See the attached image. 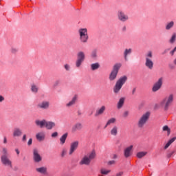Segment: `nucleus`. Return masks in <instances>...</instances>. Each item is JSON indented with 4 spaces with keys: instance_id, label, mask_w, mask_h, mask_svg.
Listing matches in <instances>:
<instances>
[{
    "instance_id": "473e14b6",
    "label": "nucleus",
    "mask_w": 176,
    "mask_h": 176,
    "mask_svg": "<svg viewBox=\"0 0 176 176\" xmlns=\"http://www.w3.org/2000/svg\"><path fill=\"white\" fill-rule=\"evenodd\" d=\"M174 27V21H170L166 25V30H170Z\"/></svg>"
},
{
    "instance_id": "e433bc0d",
    "label": "nucleus",
    "mask_w": 176,
    "mask_h": 176,
    "mask_svg": "<svg viewBox=\"0 0 176 176\" xmlns=\"http://www.w3.org/2000/svg\"><path fill=\"white\" fill-rule=\"evenodd\" d=\"M91 57L93 58L97 57V50H94V51H92V52H91Z\"/></svg>"
},
{
    "instance_id": "5701e85b",
    "label": "nucleus",
    "mask_w": 176,
    "mask_h": 176,
    "mask_svg": "<svg viewBox=\"0 0 176 176\" xmlns=\"http://www.w3.org/2000/svg\"><path fill=\"white\" fill-rule=\"evenodd\" d=\"M38 107L40 108H43L44 109H46V108H49V102H43L42 103H40L38 104Z\"/></svg>"
},
{
    "instance_id": "72a5a7b5",
    "label": "nucleus",
    "mask_w": 176,
    "mask_h": 176,
    "mask_svg": "<svg viewBox=\"0 0 176 176\" xmlns=\"http://www.w3.org/2000/svg\"><path fill=\"white\" fill-rule=\"evenodd\" d=\"M163 131H167L168 135H170V128H168V126H164L163 127Z\"/></svg>"
},
{
    "instance_id": "7c9ffc66",
    "label": "nucleus",
    "mask_w": 176,
    "mask_h": 176,
    "mask_svg": "<svg viewBox=\"0 0 176 176\" xmlns=\"http://www.w3.org/2000/svg\"><path fill=\"white\" fill-rule=\"evenodd\" d=\"M100 171L102 175H107L111 173V170H107L105 168H102Z\"/></svg>"
},
{
    "instance_id": "39448f33",
    "label": "nucleus",
    "mask_w": 176,
    "mask_h": 176,
    "mask_svg": "<svg viewBox=\"0 0 176 176\" xmlns=\"http://www.w3.org/2000/svg\"><path fill=\"white\" fill-rule=\"evenodd\" d=\"M120 64H116L114 65L113 69L109 76L110 80H115V79H116V76H118V72H119V68H120Z\"/></svg>"
},
{
    "instance_id": "cd10ccee",
    "label": "nucleus",
    "mask_w": 176,
    "mask_h": 176,
    "mask_svg": "<svg viewBox=\"0 0 176 176\" xmlns=\"http://www.w3.org/2000/svg\"><path fill=\"white\" fill-rule=\"evenodd\" d=\"M174 141H175V138H173L172 139H170L165 145L164 149H167V148H168V146H170L172 142H174Z\"/></svg>"
},
{
    "instance_id": "f257e3e1",
    "label": "nucleus",
    "mask_w": 176,
    "mask_h": 176,
    "mask_svg": "<svg viewBox=\"0 0 176 176\" xmlns=\"http://www.w3.org/2000/svg\"><path fill=\"white\" fill-rule=\"evenodd\" d=\"M126 80H127V77L124 76L117 81L113 89L114 93H119V91H120V89H122L123 85L126 83Z\"/></svg>"
},
{
    "instance_id": "a878e982",
    "label": "nucleus",
    "mask_w": 176,
    "mask_h": 176,
    "mask_svg": "<svg viewBox=\"0 0 176 176\" xmlns=\"http://www.w3.org/2000/svg\"><path fill=\"white\" fill-rule=\"evenodd\" d=\"M129 54H131V49H126L124 52V56L126 60H127V56H129Z\"/></svg>"
},
{
    "instance_id": "864d4df0",
    "label": "nucleus",
    "mask_w": 176,
    "mask_h": 176,
    "mask_svg": "<svg viewBox=\"0 0 176 176\" xmlns=\"http://www.w3.org/2000/svg\"><path fill=\"white\" fill-rule=\"evenodd\" d=\"M132 93H133V94H134V93H135V89H133Z\"/></svg>"
},
{
    "instance_id": "ea45409f",
    "label": "nucleus",
    "mask_w": 176,
    "mask_h": 176,
    "mask_svg": "<svg viewBox=\"0 0 176 176\" xmlns=\"http://www.w3.org/2000/svg\"><path fill=\"white\" fill-rule=\"evenodd\" d=\"M17 50H17L16 48H12V49H11L12 53H16Z\"/></svg>"
},
{
    "instance_id": "9d476101",
    "label": "nucleus",
    "mask_w": 176,
    "mask_h": 176,
    "mask_svg": "<svg viewBox=\"0 0 176 176\" xmlns=\"http://www.w3.org/2000/svg\"><path fill=\"white\" fill-rule=\"evenodd\" d=\"M1 162L3 164H5V166H10V167H12V161H10L6 155L1 156Z\"/></svg>"
},
{
    "instance_id": "6ab92c4d",
    "label": "nucleus",
    "mask_w": 176,
    "mask_h": 176,
    "mask_svg": "<svg viewBox=\"0 0 176 176\" xmlns=\"http://www.w3.org/2000/svg\"><path fill=\"white\" fill-rule=\"evenodd\" d=\"M36 124L37 126H39L40 127H45L46 126V120H36Z\"/></svg>"
},
{
    "instance_id": "412c9836",
    "label": "nucleus",
    "mask_w": 176,
    "mask_h": 176,
    "mask_svg": "<svg viewBox=\"0 0 176 176\" xmlns=\"http://www.w3.org/2000/svg\"><path fill=\"white\" fill-rule=\"evenodd\" d=\"M36 170L38 173H40V174H44V175L46 174V171L47 170L46 167L37 168Z\"/></svg>"
},
{
    "instance_id": "0eeeda50",
    "label": "nucleus",
    "mask_w": 176,
    "mask_h": 176,
    "mask_svg": "<svg viewBox=\"0 0 176 176\" xmlns=\"http://www.w3.org/2000/svg\"><path fill=\"white\" fill-rule=\"evenodd\" d=\"M85 61V53L83 52H80L77 54V60L76 62V65L78 68L82 65V63Z\"/></svg>"
},
{
    "instance_id": "58836bf2",
    "label": "nucleus",
    "mask_w": 176,
    "mask_h": 176,
    "mask_svg": "<svg viewBox=\"0 0 176 176\" xmlns=\"http://www.w3.org/2000/svg\"><path fill=\"white\" fill-rule=\"evenodd\" d=\"M57 135H58V133L57 132H54L52 134V138L57 137Z\"/></svg>"
},
{
    "instance_id": "c03bdc74",
    "label": "nucleus",
    "mask_w": 176,
    "mask_h": 176,
    "mask_svg": "<svg viewBox=\"0 0 176 176\" xmlns=\"http://www.w3.org/2000/svg\"><path fill=\"white\" fill-rule=\"evenodd\" d=\"M176 52V47H175V49L170 52V54L171 56H173L174 54V52Z\"/></svg>"
},
{
    "instance_id": "4468645a",
    "label": "nucleus",
    "mask_w": 176,
    "mask_h": 176,
    "mask_svg": "<svg viewBox=\"0 0 176 176\" xmlns=\"http://www.w3.org/2000/svg\"><path fill=\"white\" fill-rule=\"evenodd\" d=\"M82 127V124L77 123L72 126V133H75V131H78V130H81Z\"/></svg>"
},
{
    "instance_id": "20e7f679",
    "label": "nucleus",
    "mask_w": 176,
    "mask_h": 176,
    "mask_svg": "<svg viewBox=\"0 0 176 176\" xmlns=\"http://www.w3.org/2000/svg\"><path fill=\"white\" fill-rule=\"evenodd\" d=\"M146 67L152 69L153 68V62L152 61V52H148L146 55Z\"/></svg>"
},
{
    "instance_id": "c756f323",
    "label": "nucleus",
    "mask_w": 176,
    "mask_h": 176,
    "mask_svg": "<svg viewBox=\"0 0 176 176\" xmlns=\"http://www.w3.org/2000/svg\"><path fill=\"white\" fill-rule=\"evenodd\" d=\"M146 153H147L145 151L139 152L137 153V157H138V159H141L142 157H144V156H145Z\"/></svg>"
},
{
    "instance_id": "79ce46f5",
    "label": "nucleus",
    "mask_w": 176,
    "mask_h": 176,
    "mask_svg": "<svg viewBox=\"0 0 176 176\" xmlns=\"http://www.w3.org/2000/svg\"><path fill=\"white\" fill-rule=\"evenodd\" d=\"M65 153H67V151L66 150H63L62 151V157H63V156H65Z\"/></svg>"
},
{
    "instance_id": "4be33fe9",
    "label": "nucleus",
    "mask_w": 176,
    "mask_h": 176,
    "mask_svg": "<svg viewBox=\"0 0 176 176\" xmlns=\"http://www.w3.org/2000/svg\"><path fill=\"white\" fill-rule=\"evenodd\" d=\"M116 122V118H110L107 121L104 127L107 128V127H108V126H110V124H113V123H115Z\"/></svg>"
},
{
    "instance_id": "dca6fc26",
    "label": "nucleus",
    "mask_w": 176,
    "mask_h": 176,
    "mask_svg": "<svg viewBox=\"0 0 176 176\" xmlns=\"http://www.w3.org/2000/svg\"><path fill=\"white\" fill-rule=\"evenodd\" d=\"M133 149V145L130 146L129 147L126 148L124 150V156L125 157H129L130 155H131V150Z\"/></svg>"
},
{
    "instance_id": "f704fd0d",
    "label": "nucleus",
    "mask_w": 176,
    "mask_h": 176,
    "mask_svg": "<svg viewBox=\"0 0 176 176\" xmlns=\"http://www.w3.org/2000/svg\"><path fill=\"white\" fill-rule=\"evenodd\" d=\"M32 91H33V93H36V91H38V87L36 85H32Z\"/></svg>"
},
{
    "instance_id": "8fccbe9b",
    "label": "nucleus",
    "mask_w": 176,
    "mask_h": 176,
    "mask_svg": "<svg viewBox=\"0 0 176 176\" xmlns=\"http://www.w3.org/2000/svg\"><path fill=\"white\" fill-rule=\"evenodd\" d=\"M15 151L17 155H20V151L17 148L15 149Z\"/></svg>"
},
{
    "instance_id": "a211bd4d",
    "label": "nucleus",
    "mask_w": 176,
    "mask_h": 176,
    "mask_svg": "<svg viewBox=\"0 0 176 176\" xmlns=\"http://www.w3.org/2000/svg\"><path fill=\"white\" fill-rule=\"evenodd\" d=\"M36 138L38 141H43L45 140V133L40 132L36 135Z\"/></svg>"
},
{
    "instance_id": "ddd939ff",
    "label": "nucleus",
    "mask_w": 176,
    "mask_h": 176,
    "mask_svg": "<svg viewBox=\"0 0 176 176\" xmlns=\"http://www.w3.org/2000/svg\"><path fill=\"white\" fill-rule=\"evenodd\" d=\"M33 153H34V162H36V163H39V162H41V160H42V157H41L39 153H38V150L34 149L33 151Z\"/></svg>"
},
{
    "instance_id": "aec40b11",
    "label": "nucleus",
    "mask_w": 176,
    "mask_h": 176,
    "mask_svg": "<svg viewBox=\"0 0 176 176\" xmlns=\"http://www.w3.org/2000/svg\"><path fill=\"white\" fill-rule=\"evenodd\" d=\"M68 137V133H65L62 137L60 138L61 145H64L65 144V141L67 140V138Z\"/></svg>"
},
{
    "instance_id": "603ef678",
    "label": "nucleus",
    "mask_w": 176,
    "mask_h": 176,
    "mask_svg": "<svg viewBox=\"0 0 176 176\" xmlns=\"http://www.w3.org/2000/svg\"><path fill=\"white\" fill-rule=\"evenodd\" d=\"M122 30H123V31H126V26H124V27L122 28Z\"/></svg>"
},
{
    "instance_id": "c9c22d12",
    "label": "nucleus",
    "mask_w": 176,
    "mask_h": 176,
    "mask_svg": "<svg viewBox=\"0 0 176 176\" xmlns=\"http://www.w3.org/2000/svg\"><path fill=\"white\" fill-rule=\"evenodd\" d=\"M175 38H176V34H173L170 40V43H173V42H175Z\"/></svg>"
},
{
    "instance_id": "bb28decb",
    "label": "nucleus",
    "mask_w": 176,
    "mask_h": 176,
    "mask_svg": "<svg viewBox=\"0 0 176 176\" xmlns=\"http://www.w3.org/2000/svg\"><path fill=\"white\" fill-rule=\"evenodd\" d=\"M76 98H78V96L76 95V96L72 98V101H70V102L67 104V107H71V105H74V104H75V102H76Z\"/></svg>"
},
{
    "instance_id": "f8f14e48",
    "label": "nucleus",
    "mask_w": 176,
    "mask_h": 176,
    "mask_svg": "<svg viewBox=\"0 0 176 176\" xmlns=\"http://www.w3.org/2000/svg\"><path fill=\"white\" fill-rule=\"evenodd\" d=\"M162 85H163V80L160 78L158 81L154 85L153 87V91H157V90L162 87Z\"/></svg>"
},
{
    "instance_id": "5fc2aeb1",
    "label": "nucleus",
    "mask_w": 176,
    "mask_h": 176,
    "mask_svg": "<svg viewBox=\"0 0 176 176\" xmlns=\"http://www.w3.org/2000/svg\"><path fill=\"white\" fill-rule=\"evenodd\" d=\"M116 157H118L116 156V155H114L113 159H116Z\"/></svg>"
},
{
    "instance_id": "37998d69",
    "label": "nucleus",
    "mask_w": 176,
    "mask_h": 176,
    "mask_svg": "<svg viewBox=\"0 0 176 176\" xmlns=\"http://www.w3.org/2000/svg\"><path fill=\"white\" fill-rule=\"evenodd\" d=\"M3 100H5V98H3V96L0 95V102H2V101H3Z\"/></svg>"
},
{
    "instance_id": "c85d7f7f",
    "label": "nucleus",
    "mask_w": 176,
    "mask_h": 176,
    "mask_svg": "<svg viewBox=\"0 0 176 176\" xmlns=\"http://www.w3.org/2000/svg\"><path fill=\"white\" fill-rule=\"evenodd\" d=\"M91 68L92 71H96V69H98V68H100V64L94 63L91 65Z\"/></svg>"
},
{
    "instance_id": "a18cd8bd",
    "label": "nucleus",
    "mask_w": 176,
    "mask_h": 176,
    "mask_svg": "<svg viewBox=\"0 0 176 176\" xmlns=\"http://www.w3.org/2000/svg\"><path fill=\"white\" fill-rule=\"evenodd\" d=\"M27 140V135H24L23 137V141H26Z\"/></svg>"
},
{
    "instance_id": "a19ab883",
    "label": "nucleus",
    "mask_w": 176,
    "mask_h": 176,
    "mask_svg": "<svg viewBox=\"0 0 176 176\" xmlns=\"http://www.w3.org/2000/svg\"><path fill=\"white\" fill-rule=\"evenodd\" d=\"M28 145H32V139L30 138L28 142Z\"/></svg>"
},
{
    "instance_id": "7ed1b4c3",
    "label": "nucleus",
    "mask_w": 176,
    "mask_h": 176,
    "mask_svg": "<svg viewBox=\"0 0 176 176\" xmlns=\"http://www.w3.org/2000/svg\"><path fill=\"white\" fill-rule=\"evenodd\" d=\"M96 157V151H92L87 156L84 157L81 162L80 164H90V162Z\"/></svg>"
},
{
    "instance_id": "393cba45",
    "label": "nucleus",
    "mask_w": 176,
    "mask_h": 176,
    "mask_svg": "<svg viewBox=\"0 0 176 176\" xmlns=\"http://www.w3.org/2000/svg\"><path fill=\"white\" fill-rule=\"evenodd\" d=\"M123 104H124V98H121L118 103V108L120 109L123 107Z\"/></svg>"
},
{
    "instance_id": "2f4dec72",
    "label": "nucleus",
    "mask_w": 176,
    "mask_h": 176,
    "mask_svg": "<svg viewBox=\"0 0 176 176\" xmlns=\"http://www.w3.org/2000/svg\"><path fill=\"white\" fill-rule=\"evenodd\" d=\"M111 135H116L118 134V126H114L111 131Z\"/></svg>"
},
{
    "instance_id": "1a4fd4ad",
    "label": "nucleus",
    "mask_w": 176,
    "mask_h": 176,
    "mask_svg": "<svg viewBox=\"0 0 176 176\" xmlns=\"http://www.w3.org/2000/svg\"><path fill=\"white\" fill-rule=\"evenodd\" d=\"M78 146H79V142L76 141L74 142H72L70 146V150L69 152V155H72V153H74V151H76V149H78Z\"/></svg>"
},
{
    "instance_id": "09e8293b",
    "label": "nucleus",
    "mask_w": 176,
    "mask_h": 176,
    "mask_svg": "<svg viewBox=\"0 0 176 176\" xmlns=\"http://www.w3.org/2000/svg\"><path fill=\"white\" fill-rule=\"evenodd\" d=\"M8 142V140L6 139V137L4 138V140H3V143L4 144H6Z\"/></svg>"
},
{
    "instance_id": "3c124183",
    "label": "nucleus",
    "mask_w": 176,
    "mask_h": 176,
    "mask_svg": "<svg viewBox=\"0 0 176 176\" xmlns=\"http://www.w3.org/2000/svg\"><path fill=\"white\" fill-rule=\"evenodd\" d=\"M123 175V173L120 172L119 173L117 174V176H121Z\"/></svg>"
},
{
    "instance_id": "6e6d98bb",
    "label": "nucleus",
    "mask_w": 176,
    "mask_h": 176,
    "mask_svg": "<svg viewBox=\"0 0 176 176\" xmlns=\"http://www.w3.org/2000/svg\"><path fill=\"white\" fill-rule=\"evenodd\" d=\"M3 151H4V152H6V148H3Z\"/></svg>"
},
{
    "instance_id": "2eb2a0df",
    "label": "nucleus",
    "mask_w": 176,
    "mask_h": 176,
    "mask_svg": "<svg viewBox=\"0 0 176 176\" xmlns=\"http://www.w3.org/2000/svg\"><path fill=\"white\" fill-rule=\"evenodd\" d=\"M105 111V106H102L101 108L98 109L96 113L95 116H100V115H102Z\"/></svg>"
},
{
    "instance_id": "f03ea898",
    "label": "nucleus",
    "mask_w": 176,
    "mask_h": 176,
    "mask_svg": "<svg viewBox=\"0 0 176 176\" xmlns=\"http://www.w3.org/2000/svg\"><path fill=\"white\" fill-rule=\"evenodd\" d=\"M78 33L80 35V41L82 42V43H86L89 40V34H87V28H80L78 30Z\"/></svg>"
},
{
    "instance_id": "423d86ee",
    "label": "nucleus",
    "mask_w": 176,
    "mask_h": 176,
    "mask_svg": "<svg viewBox=\"0 0 176 176\" xmlns=\"http://www.w3.org/2000/svg\"><path fill=\"white\" fill-rule=\"evenodd\" d=\"M151 113L149 112H146L145 114H144L141 118L140 119L138 122V126L139 127H144V125L146 122H148V119H149Z\"/></svg>"
},
{
    "instance_id": "f3484780",
    "label": "nucleus",
    "mask_w": 176,
    "mask_h": 176,
    "mask_svg": "<svg viewBox=\"0 0 176 176\" xmlns=\"http://www.w3.org/2000/svg\"><path fill=\"white\" fill-rule=\"evenodd\" d=\"M54 126H56V124L53 122H45V127L47 130H52Z\"/></svg>"
},
{
    "instance_id": "49530a36",
    "label": "nucleus",
    "mask_w": 176,
    "mask_h": 176,
    "mask_svg": "<svg viewBox=\"0 0 176 176\" xmlns=\"http://www.w3.org/2000/svg\"><path fill=\"white\" fill-rule=\"evenodd\" d=\"M109 164H115V161L112 160L109 162Z\"/></svg>"
},
{
    "instance_id": "de8ad7c7",
    "label": "nucleus",
    "mask_w": 176,
    "mask_h": 176,
    "mask_svg": "<svg viewBox=\"0 0 176 176\" xmlns=\"http://www.w3.org/2000/svg\"><path fill=\"white\" fill-rule=\"evenodd\" d=\"M129 115V111H125L124 113V116H127Z\"/></svg>"
},
{
    "instance_id": "6e6552de",
    "label": "nucleus",
    "mask_w": 176,
    "mask_h": 176,
    "mask_svg": "<svg viewBox=\"0 0 176 176\" xmlns=\"http://www.w3.org/2000/svg\"><path fill=\"white\" fill-rule=\"evenodd\" d=\"M173 94H170L169 96L165 98V99L162 101V105L165 107V109H167L171 103L173 102Z\"/></svg>"
},
{
    "instance_id": "b1692460",
    "label": "nucleus",
    "mask_w": 176,
    "mask_h": 176,
    "mask_svg": "<svg viewBox=\"0 0 176 176\" xmlns=\"http://www.w3.org/2000/svg\"><path fill=\"white\" fill-rule=\"evenodd\" d=\"M14 137H19L21 135V130L19 129H15L13 133Z\"/></svg>"
},
{
    "instance_id": "9b49d317",
    "label": "nucleus",
    "mask_w": 176,
    "mask_h": 176,
    "mask_svg": "<svg viewBox=\"0 0 176 176\" xmlns=\"http://www.w3.org/2000/svg\"><path fill=\"white\" fill-rule=\"evenodd\" d=\"M118 16L120 21H127L129 20V16L122 11H118Z\"/></svg>"
},
{
    "instance_id": "4c0bfd02",
    "label": "nucleus",
    "mask_w": 176,
    "mask_h": 176,
    "mask_svg": "<svg viewBox=\"0 0 176 176\" xmlns=\"http://www.w3.org/2000/svg\"><path fill=\"white\" fill-rule=\"evenodd\" d=\"M65 69H66V71H69V65H65Z\"/></svg>"
}]
</instances>
